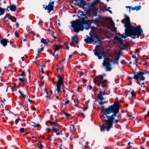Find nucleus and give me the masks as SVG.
I'll list each match as a JSON object with an SVG mask.
<instances>
[{"mask_svg": "<svg viewBox=\"0 0 149 149\" xmlns=\"http://www.w3.org/2000/svg\"><path fill=\"white\" fill-rule=\"evenodd\" d=\"M63 113L65 116L67 118H68L71 116V115L70 113H67L64 111L63 112Z\"/></svg>", "mask_w": 149, "mask_h": 149, "instance_id": "c9c22d12", "label": "nucleus"}, {"mask_svg": "<svg viewBox=\"0 0 149 149\" xmlns=\"http://www.w3.org/2000/svg\"><path fill=\"white\" fill-rule=\"evenodd\" d=\"M71 26L72 28H96L95 27L89 26V24L87 20L84 18H81V20L77 19L75 21H73L71 22Z\"/></svg>", "mask_w": 149, "mask_h": 149, "instance_id": "f03ea898", "label": "nucleus"}, {"mask_svg": "<svg viewBox=\"0 0 149 149\" xmlns=\"http://www.w3.org/2000/svg\"><path fill=\"white\" fill-rule=\"evenodd\" d=\"M51 129L53 131H54L56 133L57 132V131L59 132V130L56 128V127H52Z\"/></svg>", "mask_w": 149, "mask_h": 149, "instance_id": "c756f323", "label": "nucleus"}, {"mask_svg": "<svg viewBox=\"0 0 149 149\" xmlns=\"http://www.w3.org/2000/svg\"><path fill=\"white\" fill-rule=\"evenodd\" d=\"M118 41L119 42L120 44L123 47H125V45L123 42V40L121 39H120Z\"/></svg>", "mask_w": 149, "mask_h": 149, "instance_id": "f704fd0d", "label": "nucleus"}, {"mask_svg": "<svg viewBox=\"0 0 149 149\" xmlns=\"http://www.w3.org/2000/svg\"><path fill=\"white\" fill-rule=\"evenodd\" d=\"M118 60L116 58H115L113 62V64H118Z\"/></svg>", "mask_w": 149, "mask_h": 149, "instance_id": "a19ab883", "label": "nucleus"}, {"mask_svg": "<svg viewBox=\"0 0 149 149\" xmlns=\"http://www.w3.org/2000/svg\"><path fill=\"white\" fill-rule=\"evenodd\" d=\"M106 75L105 73L103 74L102 75H99L95 77L93 80L94 83L99 87L101 86L103 89L107 85L106 83L108 81L107 79H104V77Z\"/></svg>", "mask_w": 149, "mask_h": 149, "instance_id": "7ed1b4c3", "label": "nucleus"}, {"mask_svg": "<svg viewBox=\"0 0 149 149\" xmlns=\"http://www.w3.org/2000/svg\"><path fill=\"white\" fill-rule=\"evenodd\" d=\"M54 47H55V49L54 50V53H55L57 51H58L60 49V47L58 45H54Z\"/></svg>", "mask_w": 149, "mask_h": 149, "instance_id": "cd10ccee", "label": "nucleus"}, {"mask_svg": "<svg viewBox=\"0 0 149 149\" xmlns=\"http://www.w3.org/2000/svg\"><path fill=\"white\" fill-rule=\"evenodd\" d=\"M103 29H102V31L100 33L104 34L106 36V38L110 39L111 37L110 33L105 29L103 30Z\"/></svg>", "mask_w": 149, "mask_h": 149, "instance_id": "dca6fc26", "label": "nucleus"}, {"mask_svg": "<svg viewBox=\"0 0 149 149\" xmlns=\"http://www.w3.org/2000/svg\"><path fill=\"white\" fill-rule=\"evenodd\" d=\"M0 116H2V118L3 119H4L5 118L4 117H5V115L4 114V112H2V113H0Z\"/></svg>", "mask_w": 149, "mask_h": 149, "instance_id": "603ef678", "label": "nucleus"}, {"mask_svg": "<svg viewBox=\"0 0 149 149\" xmlns=\"http://www.w3.org/2000/svg\"><path fill=\"white\" fill-rule=\"evenodd\" d=\"M110 8V7L106 8L105 9H103L102 11L104 12L106 11H108L109 10V9Z\"/></svg>", "mask_w": 149, "mask_h": 149, "instance_id": "052dcab7", "label": "nucleus"}, {"mask_svg": "<svg viewBox=\"0 0 149 149\" xmlns=\"http://www.w3.org/2000/svg\"><path fill=\"white\" fill-rule=\"evenodd\" d=\"M121 63L123 64H125L126 63V62L124 60H122L120 62Z\"/></svg>", "mask_w": 149, "mask_h": 149, "instance_id": "13d9d810", "label": "nucleus"}, {"mask_svg": "<svg viewBox=\"0 0 149 149\" xmlns=\"http://www.w3.org/2000/svg\"><path fill=\"white\" fill-rule=\"evenodd\" d=\"M51 0H50V2L49 3L48 5H42L43 7L45 9V10H47L48 11V13H49L52 11L54 10V1H51Z\"/></svg>", "mask_w": 149, "mask_h": 149, "instance_id": "f8f14e48", "label": "nucleus"}, {"mask_svg": "<svg viewBox=\"0 0 149 149\" xmlns=\"http://www.w3.org/2000/svg\"><path fill=\"white\" fill-rule=\"evenodd\" d=\"M42 143V141L41 140H40L38 141V143L37 144L38 146H39L40 144Z\"/></svg>", "mask_w": 149, "mask_h": 149, "instance_id": "0e129e2a", "label": "nucleus"}, {"mask_svg": "<svg viewBox=\"0 0 149 149\" xmlns=\"http://www.w3.org/2000/svg\"><path fill=\"white\" fill-rule=\"evenodd\" d=\"M8 42V39L5 38L2 39L1 40V43L4 47H5L7 45V43Z\"/></svg>", "mask_w": 149, "mask_h": 149, "instance_id": "aec40b11", "label": "nucleus"}, {"mask_svg": "<svg viewBox=\"0 0 149 149\" xmlns=\"http://www.w3.org/2000/svg\"><path fill=\"white\" fill-rule=\"evenodd\" d=\"M95 55L97 56L99 59H101L102 58V57H105L106 52L104 49H103L101 51H98L96 49H95L93 50Z\"/></svg>", "mask_w": 149, "mask_h": 149, "instance_id": "9b49d317", "label": "nucleus"}, {"mask_svg": "<svg viewBox=\"0 0 149 149\" xmlns=\"http://www.w3.org/2000/svg\"><path fill=\"white\" fill-rule=\"evenodd\" d=\"M50 123L51 124V125L52 126V127H56V125L57 124V123H55L54 121L52 122L50 120H47L46 121V124L47 125V123Z\"/></svg>", "mask_w": 149, "mask_h": 149, "instance_id": "4be33fe9", "label": "nucleus"}, {"mask_svg": "<svg viewBox=\"0 0 149 149\" xmlns=\"http://www.w3.org/2000/svg\"><path fill=\"white\" fill-rule=\"evenodd\" d=\"M141 7V6H136L135 7V10H139L140 9Z\"/></svg>", "mask_w": 149, "mask_h": 149, "instance_id": "09e8293b", "label": "nucleus"}, {"mask_svg": "<svg viewBox=\"0 0 149 149\" xmlns=\"http://www.w3.org/2000/svg\"><path fill=\"white\" fill-rule=\"evenodd\" d=\"M136 74H137V75H135L134 77L135 78L137 79L138 78L140 77L141 80L144 81L145 79V77L143 76L144 74H149V71L146 69L144 70L143 72H137Z\"/></svg>", "mask_w": 149, "mask_h": 149, "instance_id": "ddd939ff", "label": "nucleus"}, {"mask_svg": "<svg viewBox=\"0 0 149 149\" xmlns=\"http://www.w3.org/2000/svg\"><path fill=\"white\" fill-rule=\"evenodd\" d=\"M107 22L108 21H106V18H105L103 21H100L99 24L103 27H105L107 26L106 28H110L107 26Z\"/></svg>", "mask_w": 149, "mask_h": 149, "instance_id": "a211bd4d", "label": "nucleus"}, {"mask_svg": "<svg viewBox=\"0 0 149 149\" xmlns=\"http://www.w3.org/2000/svg\"><path fill=\"white\" fill-rule=\"evenodd\" d=\"M136 73H137V72H134V77H127V79L129 80H131V79H134L136 80L137 81H138L139 78H138L137 79L136 78H135L134 77L135 75H137V74H136Z\"/></svg>", "mask_w": 149, "mask_h": 149, "instance_id": "393cba45", "label": "nucleus"}, {"mask_svg": "<svg viewBox=\"0 0 149 149\" xmlns=\"http://www.w3.org/2000/svg\"><path fill=\"white\" fill-rule=\"evenodd\" d=\"M15 36L17 38H18L19 37V34L18 32L17 31H16L15 33Z\"/></svg>", "mask_w": 149, "mask_h": 149, "instance_id": "a18cd8bd", "label": "nucleus"}, {"mask_svg": "<svg viewBox=\"0 0 149 149\" xmlns=\"http://www.w3.org/2000/svg\"><path fill=\"white\" fill-rule=\"evenodd\" d=\"M84 72H82V71H81V72H80V73H79V74L80 76H82L84 75Z\"/></svg>", "mask_w": 149, "mask_h": 149, "instance_id": "680f3d73", "label": "nucleus"}, {"mask_svg": "<svg viewBox=\"0 0 149 149\" xmlns=\"http://www.w3.org/2000/svg\"><path fill=\"white\" fill-rule=\"evenodd\" d=\"M109 60L111 61L112 59H110L109 57L105 58L102 63L103 66L105 68V70L106 72L110 71L111 70V65L109 61Z\"/></svg>", "mask_w": 149, "mask_h": 149, "instance_id": "1a4fd4ad", "label": "nucleus"}, {"mask_svg": "<svg viewBox=\"0 0 149 149\" xmlns=\"http://www.w3.org/2000/svg\"><path fill=\"white\" fill-rule=\"evenodd\" d=\"M100 109H103V110H104V115H106V109H108V107L107 108H105L104 107V106H102V107H100Z\"/></svg>", "mask_w": 149, "mask_h": 149, "instance_id": "473e14b6", "label": "nucleus"}, {"mask_svg": "<svg viewBox=\"0 0 149 149\" xmlns=\"http://www.w3.org/2000/svg\"><path fill=\"white\" fill-rule=\"evenodd\" d=\"M51 128H47L46 129V130L47 131V133H49L50 131Z\"/></svg>", "mask_w": 149, "mask_h": 149, "instance_id": "864d4df0", "label": "nucleus"}, {"mask_svg": "<svg viewBox=\"0 0 149 149\" xmlns=\"http://www.w3.org/2000/svg\"><path fill=\"white\" fill-rule=\"evenodd\" d=\"M79 40L78 37L77 36L75 35L72 38V42L78 44L79 43L78 41Z\"/></svg>", "mask_w": 149, "mask_h": 149, "instance_id": "6ab92c4d", "label": "nucleus"}, {"mask_svg": "<svg viewBox=\"0 0 149 149\" xmlns=\"http://www.w3.org/2000/svg\"><path fill=\"white\" fill-rule=\"evenodd\" d=\"M50 40L48 39H44L42 38L41 40V42L42 44L47 45L49 43Z\"/></svg>", "mask_w": 149, "mask_h": 149, "instance_id": "412c9836", "label": "nucleus"}, {"mask_svg": "<svg viewBox=\"0 0 149 149\" xmlns=\"http://www.w3.org/2000/svg\"><path fill=\"white\" fill-rule=\"evenodd\" d=\"M121 39L119 38L118 36H115L114 40H116L119 41Z\"/></svg>", "mask_w": 149, "mask_h": 149, "instance_id": "c03bdc74", "label": "nucleus"}, {"mask_svg": "<svg viewBox=\"0 0 149 149\" xmlns=\"http://www.w3.org/2000/svg\"><path fill=\"white\" fill-rule=\"evenodd\" d=\"M80 5L84 6L86 5V2L84 0H80L79 2Z\"/></svg>", "mask_w": 149, "mask_h": 149, "instance_id": "c85d7f7f", "label": "nucleus"}, {"mask_svg": "<svg viewBox=\"0 0 149 149\" xmlns=\"http://www.w3.org/2000/svg\"><path fill=\"white\" fill-rule=\"evenodd\" d=\"M94 22L95 23H98L99 24L100 22V21L98 19H97L95 20H94Z\"/></svg>", "mask_w": 149, "mask_h": 149, "instance_id": "6e6d98bb", "label": "nucleus"}, {"mask_svg": "<svg viewBox=\"0 0 149 149\" xmlns=\"http://www.w3.org/2000/svg\"><path fill=\"white\" fill-rule=\"evenodd\" d=\"M103 29H102V31L100 33L104 34L106 36V38L110 39L111 37L110 33L105 29L103 30Z\"/></svg>", "mask_w": 149, "mask_h": 149, "instance_id": "f3484780", "label": "nucleus"}, {"mask_svg": "<svg viewBox=\"0 0 149 149\" xmlns=\"http://www.w3.org/2000/svg\"><path fill=\"white\" fill-rule=\"evenodd\" d=\"M131 94L132 97L135 96H136V95L134 93V91H133L131 92Z\"/></svg>", "mask_w": 149, "mask_h": 149, "instance_id": "8fccbe9b", "label": "nucleus"}, {"mask_svg": "<svg viewBox=\"0 0 149 149\" xmlns=\"http://www.w3.org/2000/svg\"><path fill=\"white\" fill-rule=\"evenodd\" d=\"M21 82H24L25 80V79H22L21 78H19L18 79Z\"/></svg>", "mask_w": 149, "mask_h": 149, "instance_id": "58836bf2", "label": "nucleus"}, {"mask_svg": "<svg viewBox=\"0 0 149 149\" xmlns=\"http://www.w3.org/2000/svg\"><path fill=\"white\" fill-rule=\"evenodd\" d=\"M105 115H104V113H103L102 115L100 116V118L104 122V118H105Z\"/></svg>", "mask_w": 149, "mask_h": 149, "instance_id": "72a5a7b5", "label": "nucleus"}, {"mask_svg": "<svg viewBox=\"0 0 149 149\" xmlns=\"http://www.w3.org/2000/svg\"><path fill=\"white\" fill-rule=\"evenodd\" d=\"M84 29H73V31L75 33H78L80 31H82ZM85 29L88 30L89 29Z\"/></svg>", "mask_w": 149, "mask_h": 149, "instance_id": "5701e85b", "label": "nucleus"}, {"mask_svg": "<svg viewBox=\"0 0 149 149\" xmlns=\"http://www.w3.org/2000/svg\"><path fill=\"white\" fill-rule=\"evenodd\" d=\"M119 120L118 119L115 120L114 121L113 120V123H117L119 122Z\"/></svg>", "mask_w": 149, "mask_h": 149, "instance_id": "bf43d9fd", "label": "nucleus"}, {"mask_svg": "<svg viewBox=\"0 0 149 149\" xmlns=\"http://www.w3.org/2000/svg\"><path fill=\"white\" fill-rule=\"evenodd\" d=\"M8 18L10 19H11V21L13 22H15L16 20V18L15 17L12 16L11 15H10V16L8 17Z\"/></svg>", "mask_w": 149, "mask_h": 149, "instance_id": "bb28decb", "label": "nucleus"}, {"mask_svg": "<svg viewBox=\"0 0 149 149\" xmlns=\"http://www.w3.org/2000/svg\"><path fill=\"white\" fill-rule=\"evenodd\" d=\"M103 89L100 88V91L99 93L97 94V101H98L99 104L100 105H102L104 103V102H102V101L105 100V98L103 97V96L108 94V93L105 92L104 91H101L103 90Z\"/></svg>", "mask_w": 149, "mask_h": 149, "instance_id": "9d476101", "label": "nucleus"}, {"mask_svg": "<svg viewBox=\"0 0 149 149\" xmlns=\"http://www.w3.org/2000/svg\"><path fill=\"white\" fill-rule=\"evenodd\" d=\"M29 33H32L34 35H35V33L33 31L29 30Z\"/></svg>", "mask_w": 149, "mask_h": 149, "instance_id": "69168bd1", "label": "nucleus"}, {"mask_svg": "<svg viewBox=\"0 0 149 149\" xmlns=\"http://www.w3.org/2000/svg\"><path fill=\"white\" fill-rule=\"evenodd\" d=\"M19 93L23 97L25 98V95L20 90H19Z\"/></svg>", "mask_w": 149, "mask_h": 149, "instance_id": "79ce46f5", "label": "nucleus"}, {"mask_svg": "<svg viewBox=\"0 0 149 149\" xmlns=\"http://www.w3.org/2000/svg\"><path fill=\"white\" fill-rule=\"evenodd\" d=\"M44 83V81H42L41 83L39 84V86H43Z\"/></svg>", "mask_w": 149, "mask_h": 149, "instance_id": "338daca9", "label": "nucleus"}, {"mask_svg": "<svg viewBox=\"0 0 149 149\" xmlns=\"http://www.w3.org/2000/svg\"><path fill=\"white\" fill-rule=\"evenodd\" d=\"M100 30L99 32H98L97 30H96L95 31V35L94 36V40H97L96 41H95V42L97 41L98 42V43H100V42L101 40L100 39L99 36L98 34L101 33L102 31V29H99Z\"/></svg>", "mask_w": 149, "mask_h": 149, "instance_id": "4468645a", "label": "nucleus"}, {"mask_svg": "<svg viewBox=\"0 0 149 149\" xmlns=\"http://www.w3.org/2000/svg\"><path fill=\"white\" fill-rule=\"evenodd\" d=\"M38 24L40 26H43L44 24V22L41 20H40L39 21Z\"/></svg>", "mask_w": 149, "mask_h": 149, "instance_id": "3c124183", "label": "nucleus"}, {"mask_svg": "<svg viewBox=\"0 0 149 149\" xmlns=\"http://www.w3.org/2000/svg\"><path fill=\"white\" fill-rule=\"evenodd\" d=\"M14 42L15 40H10L9 41L10 45L12 46V47H14L12 45V44Z\"/></svg>", "mask_w": 149, "mask_h": 149, "instance_id": "49530a36", "label": "nucleus"}, {"mask_svg": "<svg viewBox=\"0 0 149 149\" xmlns=\"http://www.w3.org/2000/svg\"><path fill=\"white\" fill-rule=\"evenodd\" d=\"M125 18L123 19L122 21V23L124 24L125 28H136L135 25H132L130 22L129 17L127 15H124ZM135 25V24H134Z\"/></svg>", "mask_w": 149, "mask_h": 149, "instance_id": "6e6552de", "label": "nucleus"}, {"mask_svg": "<svg viewBox=\"0 0 149 149\" xmlns=\"http://www.w3.org/2000/svg\"><path fill=\"white\" fill-rule=\"evenodd\" d=\"M19 120H20L19 119H17L15 120V124L16 125L17 124V123L19 122Z\"/></svg>", "mask_w": 149, "mask_h": 149, "instance_id": "e2e57ef3", "label": "nucleus"}, {"mask_svg": "<svg viewBox=\"0 0 149 149\" xmlns=\"http://www.w3.org/2000/svg\"><path fill=\"white\" fill-rule=\"evenodd\" d=\"M43 49L44 48H38L37 51V54H38L40 53L43 50Z\"/></svg>", "mask_w": 149, "mask_h": 149, "instance_id": "4c0bfd02", "label": "nucleus"}, {"mask_svg": "<svg viewBox=\"0 0 149 149\" xmlns=\"http://www.w3.org/2000/svg\"><path fill=\"white\" fill-rule=\"evenodd\" d=\"M121 54V52L120 51H119L116 55V58L117 59L119 60L120 57V55Z\"/></svg>", "mask_w": 149, "mask_h": 149, "instance_id": "7c9ffc66", "label": "nucleus"}, {"mask_svg": "<svg viewBox=\"0 0 149 149\" xmlns=\"http://www.w3.org/2000/svg\"><path fill=\"white\" fill-rule=\"evenodd\" d=\"M125 32L123 33L124 34L118 33L122 38L124 39L128 37H130L133 39L139 38L143 33L142 29H125Z\"/></svg>", "mask_w": 149, "mask_h": 149, "instance_id": "f257e3e1", "label": "nucleus"}, {"mask_svg": "<svg viewBox=\"0 0 149 149\" xmlns=\"http://www.w3.org/2000/svg\"><path fill=\"white\" fill-rule=\"evenodd\" d=\"M91 31L89 33L90 37L88 35L86 36V38L84 39V41L87 44H91L94 41V36L95 31L97 30L98 32L100 31L99 29H91Z\"/></svg>", "mask_w": 149, "mask_h": 149, "instance_id": "39448f33", "label": "nucleus"}, {"mask_svg": "<svg viewBox=\"0 0 149 149\" xmlns=\"http://www.w3.org/2000/svg\"><path fill=\"white\" fill-rule=\"evenodd\" d=\"M10 10L12 11H15L16 10L17 7L14 5H10L9 6Z\"/></svg>", "mask_w": 149, "mask_h": 149, "instance_id": "b1692460", "label": "nucleus"}, {"mask_svg": "<svg viewBox=\"0 0 149 149\" xmlns=\"http://www.w3.org/2000/svg\"><path fill=\"white\" fill-rule=\"evenodd\" d=\"M57 77L58 80L56 84V91H58V93L60 92H62L61 86L64 85L63 80L64 77L63 76H62L61 74H58L57 76Z\"/></svg>", "mask_w": 149, "mask_h": 149, "instance_id": "0eeeda50", "label": "nucleus"}, {"mask_svg": "<svg viewBox=\"0 0 149 149\" xmlns=\"http://www.w3.org/2000/svg\"><path fill=\"white\" fill-rule=\"evenodd\" d=\"M6 9H3L1 8H0V13L1 14L3 15L5 12Z\"/></svg>", "mask_w": 149, "mask_h": 149, "instance_id": "e433bc0d", "label": "nucleus"}, {"mask_svg": "<svg viewBox=\"0 0 149 149\" xmlns=\"http://www.w3.org/2000/svg\"><path fill=\"white\" fill-rule=\"evenodd\" d=\"M109 114H107L105 115V116L108 119V120H103L104 122L106 123V125L107 126V131H109L110 129L112 127L113 125V120L114 119V116L113 114L111 116H108V115Z\"/></svg>", "mask_w": 149, "mask_h": 149, "instance_id": "423d86ee", "label": "nucleus"}, {"mask_svg": "<svg viewBox=\"0 0 149 149\" xmlns=\"http://www.w3.org/2000/svg\"><path fill=\"white\" fill-rule=\"evenodd\" d=\"M105 123H104L102 124L101 125H100V130L101 132H102L105 128L107 129V126H105Z\"/></svg>", "mask_w": 149, "mask_h": 149, "instance_id": "a878e982", "label": "nucleus"}, {"mask_svg": "<svg viewBox=\"0 0 149 149\" xmlns=\"http://www.w3.org/2000/svg\"><path fill=\"white\" fill-rule=\"evenodd\" d=\"M70 103V101L69 100H67L64 103H62V104L63 105H66L67 104H69Z\"/></svg>", "mask_w": 149, "mask_h": 149, "instance_id": "37998d69", "label": "nucleus"}, {"mask_svg": "<svg viewBox=\"0 0 149 149\" xmlns=\"http://www.w3.org/2000/svg\"><path fill=\"white\" fill-rule=\"evenodd\" d=\"M25 74V72L24 71L21 74H19L18 75V76H25L24 74Z\"/></svg>", "mask_w": 149, "mask_h": 149, "instance_id": "5fc2aeb1", "label": "nucleus"}, {"mask_svg": "<svg viewBox=\"0 0 149 149\" xmlns=\"http://www.w3.org/2000/svg\"><path fill=\"white\" fill-rule=\"evenodd\" d=\"M120 109L119 105L116 103H114L108 106V108L106 109V115L113 113L114 117L117 116V114L119 113Z\"/></svg>", "mask_w": 149, "mask_h": 149, "instance_id": "20e7f679", "label": "nucleus"}, {"mask_svg": "<svg viewBox=\"0 0 149 149\" xmlns=\"http://www.w3.org/2000/svg\"><path fill=\"white\" fill-rule=\"evenodd\" d=\"M47 30H48V32H47V33L48 34H50L52 33L53 31H52V30L50 29H48Z\"/></svg>", "mask_w": 149, "mask_h": 149, "instance_id": "ea45409f", "label": "nucleus"}, {"mask_svg": "<svg viewBox=\"0 0 149 149\" xmlns=\"http://www.w3.org/2000/svg\"><path fill=\"white\" fill-rule=\"evenodd\" d=\"M43 146L42 144H41L39 147L38 148H39V149H42V148H43Z\"/></svg>", "mask_w": 149, "mask_h": 149, "instance_id": "774afa93", "label": "nucleus"}, {"mask_svg": "<svg viewBox=\"0 0 149 149\" xmlns=\"http://www.w3.org/2000/svg\"><path fill=\"white\" fill-rule=\"evenodd\" d=\"M141 57H137V58H136V59H135V62H137V61H138V60H141Z\"/></svg>", "mask_w": 149, "mask_h": 149, "instance_id": "4d7b16f0", "label": "nucleus"}, {"mask_svg": "<svg viewBox=\"0 0 149 149\" xmlns=\"http://www.w3.org/2000/svg\"><path fill=\"white\" fill-rule=\"evenodd\" d=\"M31 125L32 126L34 127H36L38 126H39L40 125L39 124H36L35 123L31 122Z\"/></svg>", "mask_w": 149, "mask_h": 149, "instance_id": "2f4dec72", "label": "nucleus"}, {"mask_svg": "<svg viewBox=\"0 0 149 149\" xmlns=\"http://www.w3.org/2000/svg\"><path fill=\"white\" fill-rule=\"evenodd\" d=\"M19 131L21 132H24L25 131V129L24 128H21L20 129Z\"/></svg>", "mask_w": 149, "mask_h": 149, "instance_id": "de8ad7c7", "label": "nucleus"}, {"mask_svg": "<svg viewBox=\"0 0 149 149\" xmlns=\"http://www.w3.org/2000/svg\"><path fill=\"white\" fill-rule=\"evenodd\" d=\"M106 20L108 21L107 24L110 26L112 27L111 28H116L115 27V23L112 20L111 17H106Z\"/></svg>", "mask_w": 149, "mask_h": 149, "instance_id": "2eb2a0df", "label": "nucleus"}]
</instances>
